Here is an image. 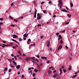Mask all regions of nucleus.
<instances>
[{
	"mask_svg": "<svg viewBox=\"0 0 79 79\" xmlns=\"http://www.w3.org/2000/svg\"><path fill=\"white\" fill-rule=\"evenodd\" d=\"M59 2L60 3H58V6H59L60 8H61L62 7V5H63V3L61 0H59Z\"/></svg>",
	"mask_w": 79,
	"mask_h": 79,
	"instance_id": "nucleus-1",
	"label": "nucleus"
},
{
	"mask_svg": "<svg viewBox=\"0 0 79 79\" xmlns=\"http://www.w3.org/2000/svg\"><path fill=\"white\" fill-rule=\"evenodd\" d=\"M32 62H33V63H35V64H37V63L39 62V60H38V59H34V60H32Z\"/></svg>",
	"mask_w": 79,
	"mask_h": 79,
	"instance_id": "nucleus-2",
	"label": "nucleus"
},
{
	"mask_svg": "<svg viewBox=\"0 0 79 79\" xmlns=\"http://www.w3.org/2000/svg\"><path fill=\"white\" fill-rule=\"evenodd\" d=\"M58 77V74H54L53 76V77Z\"/></svg>",
	"mask_w": 79,
	"mask_h": 79,
	"instance_id": "nucleus-3",
	"label": "nucleus"
},
{
	"mask_svg": "<svg viewBox=\"0 0 79 79\" xmlns=\"http://www.w3.org/2000/svg\"><path fill=\"white\" fill-rule=\"evenodd\" d=\"M30 59H31L30 57H27V58H26L25 60H27V61H28L30 60Z\"/></svg>",
	"mask_w": 79,
	"mask_h": 79,
	"instance_id": "nucleus-4",
	"label": "nucleus"
},
{
	"mask_svg": "<svg viewBox=\"0 0 79 79\" xmlns=\"http://www.w3.org/2000/svg\"><path fill=\"white\" fill-rule=\"evenodd\" d=\"M41 58L42 59H43V60H47V57H45L44 56H41Z\"/></svg>",
	"mask_w": 79,
	"mask_h": 79,
	"instance_id": "nucleus-5",
	"label": "nucleus"
},
{
	"mask_svg": "<svg viewBox=\"0 0 79 79\" xmlns=\"http://www.w3.org/2000/svg\"><path fill=\"white\" fill-rule=\"evenodd\" d=\"M61 48H62V46H61V45H60V46H59L58 48V50H59L60 49H61Z\"/></svg>",
	"mask_w": 79,
	"mask_h": 79,
	"instance_id": "nucleus-6",
	"label": "nucleus"
},
{
	"mask_svg": "<svg viewBox=\"0 0 79 79\" xmlns=\"http://www.w3.org/2000/svg\"><path fill=\"white\" fill-rule=\"evenodd\" d=\"M20 67H21V65H18L16 66V68L17 69H19V68H20Z\"/></svg>",
	"mask_w": 79,
	"mask_h": 79,
	"instance_id": "nucleus-7",
	"label": "nucleus"
},
{
	"mask_svg": "<svg viewBox=\"0 0 79 79\" xmlns=\"http://www.w3.org/2000/svg\"><path fill=\"white\" fill-rule=\"evenodd\" d=\"M13 38H17V37H18V36H17V35H13Z\"/></svg>",
	"mask_w": 79,
	"mask_h": 79,
	"instance_id": "nucleus-8",
	"label": "nucleus"
},
{
	"mask_svg": "<svg viewBox=\"0 0 79 79\" xmlns=\"http://www.w3.org/2000/svg\"><path fill=\"white\" fill-rule=\"evenodd\" d=\"M47 47H49V46H50V42L48 41L47 43Z\"/></svg>",
	"mask_w": 79,
	"mask_h": 79,
	"instance_id": "nucleus-9",
	"label": "nucleus"
},
{
	"mask_svg": "<svg viewBox=\"0 0 79 79\" xmlns=\"http://www.w3.org/2000/svg\"><path fill=\"white\" fill-rule=\"evenodd\" d=\"M41 19V16H38L37 17V20H39V19Z\"/></svg>",
	"mask_w": 79,
	"mask_h": 79,
	"instance_id": "nucleus-10",
	"label": "nucleus"
},
{
	"mask_svg": "<svg viewBox=\"0 0 79 79\" xmlns=\"http://www.w3.org/2000/svg\"><path fill=\"white\" fill-rule=\"evenodd\" d=\"M13 63H14V65H15V66H16L17 64L16 63V62H15V60H14V61H13Z\"/></svg>",
	"mask_w": 79,
	"mask_h": 79,
	"instance_id": "nucleus-11",
	"label": "nucleus"
},
{
	"mask_svg": "<svg viewBox=\"0 0 79 79\" xmlns=\"http://www.w3.org/2000/svg\"><path fill=\"white\" fill-rule=\"evenodd\" d=\"M17 52L19 54V55L20 56H21V52H20V51H17Z\"/></svg>",
	"mask_w": 79,
	"mask_h": 79,
	"instance_id": "nucleus-12",
	"label": "nucleus"
},
{
	"mask_svg": "<svg viewBox=\"0 0 79 79\" xmlns=\"http://www.w3.org/2000/svg\"><path fill=\"white\" fill-rule=\"evenodd\" d=\"M9 44L8 45L9 46H12V45H13V43H9Z\"/></svg>",
	"mask_w": 79,
	"mask_h": 79,
	"instance_id": "nucleus-13",
	"label": "nucleus"
},
{
	"mask_svg": "<svg viewBox=\"0 0 79 79\" xmlns=\"http://www.w3.org/2000/svg\"><path fill=\"white\" fill-rule=\"evenodd\" d=\"M60 75H61V74L62 73V70H61V68H60Z\"/></svg>",
	"mask_w": 79,
	"mask_h": 79,
	"instance_id": "nucleus-14",
	"label": "nucleus"
},
{
	"mask_svg": "<svg viewBox=\"0 0 79 79\" xmlns=\"http://www.w3.org/2000/svg\"><path fill=\"white\" fill-rule=\"evenodd\" d=\"M62 11H63V12H68V11L66 10L65 9L63 10H62Z\"/></svg>",
	"mask_w": 79,
	"mask_h": 79,
	"instance_id": "nucleus-15",
	"label": "nucleus"
},
{
	"mask_svg": "<svg viewBox=\"0 0 79 79\" xmlns=\"http://www.w3.org/2000/svg\"><path fill=\"white\" fill-rule=\"evenodd\" d=\"M13 48L16 49L18 47V45H16L15 46H13Z\"/></svg>",
	"mask_w": 79,
	"mask_h": 79,
	"instance_id": "nucleus-16",
	"label": "nucleus"
},
{
	"mask_svg": "<svg viewBox=\"0 0 79 79\" xmlns=\"http://www.w3.org/2000/svg\"><path fill=\"white\" fill-rule=\"evenodd\" d=\"M8 61H10L9 62L10 63H11V61H13L12 60V59H8Z\"/></svg>",
	"mask_w": 79,
	"mask_h": 79,
	"instance_id": "nucleus-17",
	"label": "nucleus"
},
{
	"mask_svg": "<svg viewBox=\"0 0 79 79\" xmlns=\"http://www.w3.org/2000/svg\"><path fill=\"white\" fill-rule=\"evenodd\" d=\"M52 71L51 70H49V71H48V74H50V73H52Z\"/></svg>",
	"mask_w": 79,
	"mask_h": 79,
	"instance_id": "nucleus-18",
	"label": "nucleus"
},
{
	"mask_svg": "<svg viewBox=\"0 0 79 79\" xmlns=\"http://www.w3.org/2000/svg\"><path fill=\"white\" fill-rule=\"evenodd\" d=\"M71 68H71V66H69V69H69V70H71Z\"/></svg>",
	"mask_w": 79,
	"mask_h": 79,
	"instance_id": "nucleus-19",
	"label": "nucleus"
},
{
	"mask_svg": "<svg viewBox=\"0 0 79 79\" xmlns=\"http://www.w3.org/2000/svg\"><path fill=\"white\" fill-rule=\"evenodd\" d=\"M67 16L69 17V18H71V15H70L69 14H68Z\"/></svg>",
	"mask_w": 79,
	"mask_h": 79,
	"instance_id": "nucleus-20",
	"label": "nucleus"
},
{
	"mask_svg": "<svg viewBox=\"0 0 79 79\" xmlns=\"http://www.w3.org/2000/svg\"><path fill=\"white\" fill-rule=\"evenodd\" d=\"M59 38L60 39H62V36H61V35H59Z\"/></svg>",
	"mask_w": 79,
	"mask_h": 79,
	"instance_id": "nucleus-21",
	"label": "nucleus"
},
{
	"mask_svg": "<svg viewBox=\"0 0 79 79\" xmlns=\"http://www.w3.org/2000/svg\"><path fill=\"white\" fill-rule=\"evenodd\" d=\"M9 18H10V19H11L12 20H13V18L12 17H11V16H10Z\"/></svg>",
	"mask_w": 79,
	"mask_h": 79,
	"instance_id": "nucleus-22",
	"label": "nucleus"
},
{
	"mask_svg": "<svg viewBox=\"0 0 79 79\" xmlns=\"http://www.w3.org/2000/svg\"><path fill=\"white\" fill-rule=\"evenodd\" d=\"M30 59H31L32 60H34V59H35V57H30Z\"/></svg>",
	"mask_w": 79,
	"mask_h": 79,
	"instance_id": "nucleus-23",
	"label": "nucleus"
},
{
	"mask_svg": "<svg viewBox=\"0 0 79 79\" xmlns=\"http://www.w3.org/2000/svg\"><path fill=\"white\" fill-rule=\"evenodd\" d=\"M37 65L38 66V69H40V66H39V64H37Z\"/></svg>",
	"mask_w": 79,
	"mask_h": 79,
	"instance_id": "nucleus-24",
	"label": "nucleus"
},
{
	"mask_svg": "<svg viewBox=\"0 0 79 79\" xmlns=\"http://www.w3.org/2000/svg\"><path fill=\"white\" fill-rule=\"evenodd\" d=\"M32 76L33 77H35V73H34L32 74Z\"/></svg>",
	"mask_w": 79,
	"mask_h": 79,
	"instance_id": "nucleus-25",
	"label": "nucleus"
},
{
	"mask_svg": "<svg viewBox=\"0 0 79 79\" xmlns=\"http://www.w3.org/2000/svg\"><path fill=\"white\" fill-rule=\"evenodd\" d=\"M12 41H13V42H16V41L14 39H11V40Z\"/></svg>",
	"mask_w": 79,
	"mask_h": 79,
	"instance_id": "nucleus-26",
	"label": "nucleus"
},
{
	"mask_svg": "<svg viewBox=\"0 0 79 79\" xmlns=\"http://www.w3.org/2000/svg\"><path fill=\"white\" fill-rule=\"evenodd\" d=\"M31 46H35V44H31Z\"/></svg>",
	"mask_w": 79,
	"mask_h": 79,
	"instance_id": "nucleus-27",
	"label": "nucleus"
},
{
	"mask_svg": "<svg viewBox=\"0 0 79 79\" xmlns=\"http://www.w3.org/2000/svg\"><path fill=\"white\" fill-rule=\"evenodd\" d=\"M7 45H6L5 44H3V45H5V46H6V47H8L9 46V44H7Z\"/></svg>",
	"mask_w": 79,
	"mask_h": 79,
	"instance_id": "nucleus-28",
	"label": "nucleus"
},
{
	"mask_svg": "<svg viewBox=\"0 0 79 79\" xmlns=\"http://www.w3.org/2000/svg\"><path fill=\"white\" fill-rule=\"evenodd\" d=\"M76 76H77V75H73V78H75Z\"/></svg>",
	"mask_w": 79,
	"mask_h": 79,
	"instance_id": "nucleus-29",
	"label": "nucleus"
},
{
	"mask_svg": "<svg viewBox=\"0 0 79 79\" xmlns=\"http://www.w3.org/2000/svg\"><path fill=\"white\" fill-rule=\"evenodd\" d=\"M34 70L36 73H37V72H38V70L37 69H35Z\"/></svg>",
	"mask_w": 79,
	"mask_h": 79,
	"instance_id": "nucleus-30",
	"label": "nucleus"
},
{
	"mask_svg": "<svg viewBox=\"0 0 79 79\" xmlns=\"http://www.w3.org/2000/svg\"><path fill=\"white\" fill-rule=\"evenodd\" d=\"M23 37H27V36H26V34H25L23 35Z\"/></svg>",
	"mask_w": 79,
	"mask_h": 79,
	"instance_id": "nucleus-31",
	"label": "nucleus"
},
{
	"mask_svg": "<svg viewBox=\"0 0 79 79\" xmlns=\"http://www.w3.org/2000/svg\"><path fill=\"white\" fill-rule=\"evenodd\" d=\"M34 18H36V14L35 13L34 14Z\"/></svg>",
	"mask_w": 79,
	"mask_h": 79,
	"instance_id": "nucleus-32",
	"label": "nucleus"
},
{
	"mask_svg": "<svg viewBox=\"0 0 79 79\" xmlns=\"http://www.w3.org/2000/svg\"><path fill=\"white\" fill-rule=\"evenodd\" d=\"M7 71V68L6 67L5 68V69H4V71Z\"/></svg>",
	"mask_w": 79,
	"mask_h": 79,
	"instance_id": "nucleus-33",
	"label": "nucleus"
},
{
	"mask_svg": "<svg viewBox=\"0 0 79 79\" xmlns=\"http://www.w3.org/2000/svg\"><path fill=\"white\" fill-rule=\"evenodd\" d=\"M71 6H72V7H73V4L72 2L71 3Z\"/></svg>",
	"mask_w": 79,
	"mask_h": 79,
	"instance_id": "nucleus-34",
	"label": "nucleus"
},
{
	"mask_svg": "<svg viewBox=\"0 0 79 79\" xmlns=\"http://www.w3.org/2000/svg\"><path fill=\"white\" fill-rule=\"evenodd\" d=\"M24 75H22V79H23V78H24Z\"/></svg>",
	"mask_w": 79,
	"mask_h": 79,
	"instance_id": "nucleus-35",
	"label": "nucleus"
},
{
	"mask_svg": "<svg viewBox=\"0 0 79 79\" xmlns=\"http://www.w3.org/2000/svg\"><path fill=\"white\" fill-rule=\"evenodd\" d=\"M63 71L64 73H66V70H65V69H63Z\"/></svg>",
	"mask_w": 79,
	"mask_h": 79,
	"instance_id": "nucleus-36",
	"label": "nucleus"
},
{
	"mask_svg": "<svg viewBox=\"0 0 79 79\" xmlns=\"http://www.w3.org/2000/svg\"><path fill=\"white\" fill-rule=\"evenodd\" d=\"M0 21H3V19L2 18H0Z\"/></svg>",
	"mask_w": 79,
	"mask_h": 79,
	"instance_id": "nucleus-37",
	"label": "nucleus"
},
{
	"mask_svg": "<svg viewBox=\"0 0 79 79\" xmlns=\"http://www.w3.org/2000/svg\"><path fill=\"white\" fill-rule=\"evenodd\" d=\"M10 72H11V69H9V73H10Z\"/></svg>",
	"mask_w": 79,
	"mask_h": 79,
	"instance_id": "nucleus-38",
	"label": "nucleus"
},
{
	"mask_svg": "<svg viewBox=\"0 0 79 79\" xmlns=\"http://www.w3.org/2000/svg\"><path fill=\"white\" fill-rule=\"evenodd\" d=\"M48 64H49V63H50V61H47L46 62Z\"/></svg>",
	"mask_w": 79,
	"mask_h": 79,
	"instance_id": "nucleus-39",
	"label": "nucleus"
},
{
	"mask_svg": "<svg viewBox=\"0 0 79 79\" xmlns=\"http://www.w3.org/2000/svg\"><path fill=\"white\" fill-rule=\"evenodd\" d=\"M14 21H15V22H18V21L16 19H14Z\"/></svg>",
	"mask_w": 79,
	"mask_h": 79,
	"instance_id": "nucleus-40",
	"label": "nucleus"
},
{
	"mask_svg": "<svg viewBox=\"0 0 79 79\" xmlns=\"http://www.w3.org/2000/svg\"><path fill=\"white\" fill-rule=\"evenodd\" d=\"M60 42L61 43V44H63V40H61L60 41Z\"/></svg>",
	"mask_w": 79,
	"mask_h": 79,
	"instance_id": "nucleus-41",
	"label": "nucleus"
},
{
	"mask_svg": "<svg viewBox=\"0 0 79 79\" xmlns=\"http://www.w3.org/2000/svg\"><path fill=\"white\" fill-rule=\"evenodd\" d=\"M59 34H60V33H56V35H59Z\"/></svg>",
	"mask_w": 79,
	"mask_h": 79,
	"instance_id": "nucleus-42",
	"label": "nucleus"
},
{
	"mask_svg": "<svg viewBox=\"0 0 79 79\" xmlns=\"http://www.w3.org/2000/svg\"><path fill=\"white\" fill-rule=\"evenodd\" d=\"M36 57H37V58H40V56H37L36 55Z\"/></svg>",
	"mask_w": 79,
	"mask_h": 79,
	"instance_id": "nucleus-43",
	"label": "nucleus"
},
{
	"mask_svg": "<svg viewBox=\"0 0 79 79\" xmlns=\"http://www.w3.org/2000/svg\"><path fill=\"white\" fill-rule=\"evenodd\" d=\"M11 26H13V27H15V25L12 24L11 25Z\"/></svg>",
	"mask_w": 79,
	"mask_h": 79,
	"instance_id": "nucleus-44",
	"label": "nucleus"
},
{
	"mask_svg": "<svg viewBox=\"0 0 79 79\" xmlns=\"http://www.w3.org/2000/svg\"><path fill=\"white\" fill-rule=\"evenodd\" d=\"M65 32V30H64V31H61V32L62 33H63V32Z\"/></svg>",
	"mask_w": 79,
	"mask_h": 79,
	"instance_id": "nucleus-45",
	"label": "nucleus"
},
{
	"mask_svg": "<svg viewBox=\"0 0 79 79\" xmlns=\"http://www.w3.org/2000/svg\"><path fill=\"white\" fill-rule=\"evenodd\" d=\"M3 24V22L0 23V25H2V24Z\"/></svg>",
	"mask_w": 79,
	"mask_h": 79,
	"instance_id": "nucleus-46",
	"label": "nucleus"
},
{
	"mask_svg": "<svg viewBox=\"0 0 79 79\" xmlns=\"http://www.w3.org/2000/svg\"><path fill=\"white\" fill-rule=\"evenodd\" d=\"M31 40V39H28V41L29 42H30Z\"/></svg>",
	"mask_w": 79,
	"mask_h": 79,
	"instance_id": "nucleus-47",
	"label": "nucleus"
},
{
	"mask_svg": "<svg viewBox=\"0 0 79 79\" xmlns=\"http://www.w3.org/2000/svg\"><path fill=\"white\" fill-rule=\"evenodd\" d=\"M65 48H67V49H68V47L66 45L65 46Z\"/></svg>",
	"mask_w": 79,
	"mask_h": 79,
	"instance_id": "nucleus-48",
	"label": "nucleus"
},
{
	"mask_svg": "<svg viewBox=\"0 0 79 79\" xmlns=\"http://www.w3.org/2000/svg\"><path fill=\"white\" fill-rule=\"evenodd\" d=\"M69 22H66L65 24H69Z\"/></svg>",
	"mask_w": 79,
	"mask_h": 79,
	"instance_id": "nucleus-49",
	"label": "nucleus"
},
{
	"mask_svg": "<svg viewBox=\"0 0 79 79\" xmlns=\"http://www.w3.org/2000/svg\"><path fill=\"white\" fill-rule=\"evenodd\" d=\"M5 45H3L2 46V47H3V48H5Z\"/></svg>",
	"mask_w": 79,
	"mask_h": 79,
	"instance_id": "nucleus-50",
	"label": "nucleus"
},
{
	"mask_svg": "<svg viewBox=\"0 0 79 79\" xmlns=\"http://www.w3.org/2000/svg\"><path fill=\"white\" fill-rule=\"evenodd\" d=\"M11 56H13H13H14V55H13V54H12L11 55Z\"/></svg>",
	"mask_w": 79,
	"mask_h": 79,
	"instance_id": "nucleus-51",
	"label": "nucleus"
},
{
	"mask_svg": "<svg viewBox=\"0 0 79 79\" xmlns=\"http://www.w3.org/2000/svg\"><path fill=\"white\" fill-rule=\"evenodd\" d=\"M69 60H72V57H69Z\"/></svg>",
	"mask_w": 79,
	"mask_h": 79,
	"instance_id": "nucleus-52",
	"label": "nucleus"
},
{
	"mask_svg": "<svg viewBox=\"0 0 79 79\" xmlns=\"http://www.w3.org/2000/svg\"><path fill=\"white\" fill-rule=\"evenodd\" d=\"M46 11H47L46 10H44L43 11V13H45L46 12Z\"/></svg>",
	"mask_w": 79,
	"mask_h": 79,
	"instance_id": "nucleus-53",
	"label": "nucleus"
},
{
	"mask_svg": "<svg viewBox=\"0 0 79 79\" xmlns=\"http://www.w3.org/2000/svg\"><path fill=\"white\" fill-rule=\"evenodd\" d=\"M48 3L49 4H50V3H52V2L50 1V2H48Z\"/></svg>",
	"mask_w": 79,
	"mask_h": 79,
	"instance_id": "nucleus-54",
	"label": "nucleus"
},
{
	"mask_svg": "<svg viewBox=\"0 0 79 79\" xmlns=\"http://www.w3.org/2000/svg\"><path fill=\"white\" fill-rule=\"evenodd\" d=\"M40 15V14H39V13H38L37 14V16H39Z\"/></svg>",
	"mask_w": 79,
	"mask_h": 79,
	"instance_id": "nucleus-55",
	"label": "nucleus"
},
{
	"mask_svg": "<svg viewBox=\"0 0 79 79\" xmlns=\"http://www.w3.org/2000/svg\"><path fill=\"white\" fill-rule=\"evenodd\" d=\"M61 68V69H63V68H64V66H62Z\"/></svg>",
	"mask_w": 79,
	"mask_h": 79,
	"instance_id": "nucleus-56",
	"label": "nucleus"
},
{
	"mask_svg": "<svg viewBox=\"0 0 79 79\" xmlns=\"http://www.w3.org/2000/svg\"><path fill=\"white\" fill-rule=\"evenodd\" d=\"M43 37H44V36H40V38H41V39H43Z\"/></svg>",
	"mask_w": 79,
	"mask_h": 79,
	"instance_id": "nucleus-57",
	"label": "nucleus"
},
{
	"mask_svg": "<svg viewBox=\"0 0 79 79\" xmlns=\"http://www.w3.org/2000/svg\"><path fill=\"white\" fill-rule=\"evenodd\" d=\"M56 70H55L53 72V73H56Z\"/></svg>",
	"mask_w": 79,
	"mask_h": 79,
	"instance_id": "nucleus-58",
	"label": "nucleus"
},
{
	"mask_svg": "<svg viewBox=\"0 0 79 79\" xmlns=\"http://www.w3.org/2000/svg\"><path fill=\"white\" fill-rule=\"evenodd\" d=\"M53 67H51L49 68V69H52V68H53Z\"/></svg>",
	"mask_w": 79,
	"mask_h": 79,
	"instance_id": "nucleus-59",
	"label": "nucleus"
},
{
	"mask_svg": "<svg viewBox=\"0 0 79 79\" xmlns=\"http://www.w3.org/2000/svg\"><path fill=\"white\" fill-rule=\"evenodd\" d=\"M20 18L21 19H23V18H24V17H23V16H22V17H20Z\"/></svg>",
	"mask_w": 79,
	"mask_h": 79,
	"instance_id": "nucleus-60",
	"label": "nucleus"
},
{
	"mask_svg": "<svg viewBox=\"0 0 79 79\" xmlns=\"http://www.w3.org/2000/svg\"><path fill=\"white\" fill-rule=\"evenodd\" d=\"M77 73H78V72H76L75 73H74V74H77Z\"/></svg>",
	"mask_w": 79,
	"mask_h": 79,
	"instance_id": "nucleus-61",
	"label": "nucleus"
},
{
	"mask_svg": "<svg viewBox=\"0 0 79 79\" xmlns=\"http://www.w3.org/2000/svg\"><path fill=\"white\" fill-rule=\"evenodd\" d=\"M44 2H41V5H42V4H44Z\"/></svg>",
	"mask_w": 79,
	"mask_h": 79,
	"instance_id": "nucleus-62",
	"label": "nucleus"
},
{
	"mask_svg": "<svg viewBox=\"0 0 79 79\" xmlns=\"http://www.w3.org/2000/svg\"><path fill=\"white\" fill-rule=\"evenodd\" d=\"M11 6H13L14 5V4H13V3H12L11 4Z\"/></svg>",
	"mask_w": 79,
	"mask_h": 79,
	"instance_id": "nucleus-63",
	"label": "nucleus"
},
{
	"mask_svg": "<svg viewBox=\"0 0 79 79\" xmlns=\"http://www.w3.org/2000/svg\"><path fill=\"white\" fill-rule=\"evenodd\" d=\"M37 26H39V27H40V26H41V25H39V24H38V25H37Z\"/></svg>",
	"mask_w": 79,
	"mask_h": 79,
	"instance_id": "nucleus-64",
	"label": "nucleus"
}]
</instances>
